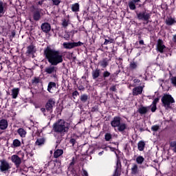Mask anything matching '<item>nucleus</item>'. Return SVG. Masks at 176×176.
Returning a JSON list of instances; mask_svg holds the SVG:
<instances>
[{
	"label": "nucleus",
	"instance_id": "nucleus-1",
	"mask_svg": "<svg viewBox=\"0 0 176 176\" xmlns=\"http://www.w3.org/2000/svg\"><path fill=\"white\" fill-rule=\"evenodd\" d=\"M44 54L51 65H58L63 61V54L50 47H47L44 50Z\"/></svg>",
	"mask_w": 176,
	"mask_h": 176
},
{
	"label": "nucleus",
	"instance_id": "nucleus-2",
	"mask_svg": "<svg viewBox=\"0 0 176 176\" xmlns=\"http://www.w3.org/2000/svg\"><path fill=\"white\" fill-rule=\"evenodd\" d=\"M53 131L57 134H65L69 130V124L64 120H58L53 124Z\"/></svg>",
	"mask_w": 176,
	"mask_h": 176
},
{
	"label": "nucleus",
	"instance_id": "nucleus-3",
	"mask_svg": "<svg viewBox=\"0 0 176 176\" xmlns=\"http://www.w3.org/2000/svg\"><path fill=\"white\" fill-rule=\"evenodd\" d=\"M161 101L162 102L163 107H164L165 109H173L172 104H174L175 102V100H174V98L171 96L170 94H164Z\"/></svg>",
	"mask_w": 176,
	"mask_h": 176
},
{
	"label": "nucleus",
	"instance_id": "nucleus-4",
	"mask_svg": "<svg viewBox=\"0 0 176 176\" xmlns=\"http://www.w3.org/2000/svg\"><path fill=\"white\" fill-rule=\"evenodd\" d=\"M120 117H114L113 120L111 122L112 127H118V131H124L127 129V124L125 123L120 122Z\"/></svg>",
	"mask_w": 176,
	"mask_h": 176
},
{
	"label": "nucleus",
	"instance_id": "nucleus-5",
	"mask_svg": "<svg viewBox=\"0 0 176 176\" xmlns=\"http://www.w3.org/2000/svg\"><path fill=\"white\" fill-rule=\"evenodd\" d=\"M10 168H12V166L6 160H0V171L1 173H8Z\"/></svg>",
	"mask_w": 176,
	"mask_h": 176
},
{
	"label": "nucleus",
	"instance_id": "nucleus-6",
	"mask_svg": "<svg viewBox=\"0 0 176 176\" xmlns=\"http://www.w3.org/2000/svg\"><path fill=\"white\" fill-rule=\"evenodd\" d=\"M54 107H56V100H54V98L48 99L45 104L46 111L49 113H52L53 112V109L54 108Z\"/></svg>",
	"mask_w": 176,
	"mask_h": 176
},
{
	"label": "nucleus",
	"instance_id": "nucleus-7",
	"mask_svg": "<svg viewBox=\"0 0 176 176\" xmlns=\"http://www.w3.org/2000/svg\"><path fill=\"white\" fill-rule=\"evenodd\" d=\"M45 72L48 75H51L52 78H56L57 68L54 66H49L45 69Z\"/></svg>",
	"mask_w": 176,
	"mask_h": 176
},
{
	"label": "nucleus",
	"instance_id": "nucleus-8",
	"mask_svg": "<svg viewBox=\"0 0 176 176\" xmlns=\"http://www.w3.org/2000/svg\"><path fill=\"white\" fill-rule=\"evenodd\" d=\"M83 43L80 41H78L77 43L73 42V43H63V46L64 49H74V47H78V46H82Z\"/></svg>",
	"mask_w": 176,
	"mask_h": 176
},
{
	"label": "nucleus",
	"instance_id": "nucleus-9",
	"mask_svg": "<svg viewBox=\"0 0 176 176\" xmlns=\"http://www.w3.org/2000/svg\"><path fill=\"white\" fill-rule=\"evenodd\" d=\"M156 49L157 52H160V53H164L166 50V45H164L163 40L159 38L157 41Z\"/></svg>",
	"mask_w": 176,
	"mask_h": 176
},
{
	"label": "nucleus",
	"instance_id": "nucleus-10",
	"mask_svg": "<svg viewBox=\"0 0 176 176\" xmlns=\"http://www.w3.org/2000/svg\"><path fill=\"white\" fill-rule=\"evenodd\" d=\"M138 20H143L144 21H148L151 19V13L146 12H142L137 13Z\"/></svg>",
	"mask_w": 176,
	"mask_h": 176
},
{
	"label": "nucleus",
	"instance_id": "nucleus-11",
	"mask_svg": "<svg viewBox=\"0 0 176 176\" xmlns=\"http://www.w3.org/2000/svg\"><path fill=\"white\" fill-rule=\"evenodd\" d=\"M31 12H33L34 20H35L36 21H38L41 19V13L39 12V9L32 6L31 7Z\"/></svg>",
	"mask_w": 176,
	"mask_h": 176
},
{
	"label": "nucleus",
	"instance_id": "nucleus-12",
	"mask_svg": "<svg viewBox=\"0 0 176 176\" xmlns=\"http://www.w3.org/2000/svg\"><path fill=\"white\" fill-rule=\"evenodd\" d=\"M11 162L14 163L16 168H19L21 164V158L17 155H13L11 156Z\"/></svg>",
	"mask_w": 176,
	"mask_h": 176
},
{
	"label": "nucleus",
	"instance_id": "nucleus-13",
	"mask_svg": "<svg viewBox=\"0 0 176 176\" xmlns=\"http://www.w3.org/2000/svg\"><path fill=\"white\" fill-rule=\"evenodd\" d=\"M56 89H57V85H56V82H50L48 83L47 91H49V93H51V94L54 93V90H56Z\"/></svg>",
	"mask_w": 176,
	"mask_h": 176
},
{
	"label": "nucleus",
	"instance_id": "nucleus-14",
	"mask_svg": "<svg viewBox=\"0 0 176 176\" xmlns=\"http://www.w3.org/2000/svg\"><path fill=\"white\" fill-rule=\"evenodd\" d=\"M121 168H122V164L120 162V160H118L117 164H116V170H115V172H114L113 176H120Z\"/></svg>",
	"mask_w": 176,
	"mask_h": 176
},
{
	"label": "nucleus",
	"instance_id": "nucleus-15",
	"mask_svg": "<svg viewBox=\"0 0 176 176\" xmlns=\"http://www.w3.org/2000/svg\"><path fill=\"white\" fill-rule=\"evenodd\" d=\"M51 26L50 24H49L48 23H44L41 25V30L43 32H45L47 34V32H49L51 30Z\"/></svg>",
	"mask_w": 176,
	"mask_h": 176
},
{
	"label": "nucleus",
	"instance_id": "nucleus-16",
	"mask_svg": "<svg viewBox=\"0 0 176 176\" xmlns=\"http://www.w3.org/2000/svg\"><path fill=\"white\" fill-rule=\"evenodd\" d=\"M5 12H6V3H3L2 1H0V17L3 16Z\"/></svg>",
	"mask_w": 176,
	"mask_h": 176
},
{
	"label": "nucleus",
	"instance_id": "nucleus-17",
	"mask_svg": "<svg viewBox=\"0 0 176 176\" xmlns=\"http://www.w3.org/2000/svg\"><path fill=\"white\" fill-rule=\"evenodd\" d=\"M131 173L133 175H137V174L140 173V170H138V165L137 164H132Z\"/></svg>",
	"mask_w": 176,
	"mask_h": 176
},
{
	"label": "nucleus",
	"instance_id": "nucleus-18",
	"mask_svg": "<svg viewBox=\"0 0 176 176\" xmlns=\"http://www.w3.org/2000/svg\"><path fill=\"white\" fill-rule=\"evenodd\" d=\"M8 120L2 119L0 120V130H6L8 129Z\"/></svg>",
	"mask_w": 176,
	"mask_h": 176
},
{
	"label": "nucleus",
	"instance_id": "nucleus-19",
	"mask_svg": "<svg viewBox=\"0 0 176 176\" xmlns=\"http://www.w3.org/2000/svg\"><path fill=\"white\" fill-rule=\"evenodd\" d=\"M165 23L166 25H174L176 23L175 18H173L171 16L168 17L166 18Z\"/></svg>",
	"mask_w": 176,
	"mask_h": 176
},
{
	"label": "nucleus",
	"instance_id": "nucleus-20",
	"mask_svg": "<svg viewBox=\"0 0 176 176\" xmlns=\"http://www.w3.org/2000/svg\"><path fill=\"white\" fill-rule=\"evenodd\" d=\"M142 94V87L139 86L133 89V96H138Z\"/></svg>",
	"mask_w": 176,
	"mask_h": 176
},
{
	"label": "nucleus",
	"instance_id": "nucleus-21",
	"mask_svg": "<svg viewBox=\"0 0 176 176\" xmlns=\"http://www.w3.org/2000/svg\"><path fill=\"white\" fill-rule=\"evenodd\" d=\"M148 111H149V107L142 106L138 109V112H139L140 115H145V113H148Z\"/></svg>",
	"mask_w": 176,
	"mask_h": 176
},
{
	"label": "nucleus",
	"instance_id": "nucleus-22",
	"mask_svg": "<svg viewBox=\"0 0 176 176\" xmlns=\"http://www.w3.org/2000/svg\"><path fill=\"white\" fill-rule=\"evenodd\" d=\"M19 93H20V89L19 88L12 89L11 96L14 100H16V98H17V96H19Z\"/></svg>",
	"mask_w": 176,
	"mask_h": 176
},
{
	"label": "nucleus",
	"instance_id": "nucleus-23",
	"mask_svg": "<svg viewBox=\"0 0 176 176\" xmlns=\"http://www.w3.org/2000/svg\"><path fill=\"white\" fill-rule=\"evenodd\" d=\"M17 133L21 138H25V135H27V131L23 128H19L17 130Z\"/></svg>",
	"mask_w": 176,
	"mask_h": 176
},
{
	"label": "nucleus",
	"instance_id": "nucleus-24",
	"mask_svg": "<svg viewBox=\"0 0 176 176\" xmlns=\"http://www.w3.org/2000/svg\"><path fill=\"white\" fill-rule=\"evenodd\" d=\"M98 64L102 67V68H107V67H108V59L104 58L100 60Z\"/></svg>",
	"mask_w": 176,
	"mask_h": 176
},
{
	"label": "nucleus",
	"instance_id": "nucleus-25",
	"mask_svg": "<svg viewBox=\"0 0 176 176\" xmlns=\"http://www.w3.org/2000/svg\"><path fill=\"white\" fill-rule=\"evenodd\" d=\"M63 153H64V151H63V149H57L54 153V157H55V159H57V157H60V156H61Z\"/></svg>",
	"mask_w": 176,
	"mask_h": 176
},
{
	"label": "nucleus",
	"instance_id": "nucleus-26",
	"mask_svg": "<svg viewBox=\"0 0 176 176\" xmlns=\"http://www.w3.org/2000/svg\"><path fill=\"white\" fill-rule=\"evenodd\" d=\"M36 52V50L35 49V47L34 45H30L28 47L27 53L28 54H34Z\"/></svg>",
	"mask_w": 176,
	"mask_h": 176
},
{
	"label": "nucleus",
	"instance_id": "nucleus-27",
	"mask_svg": "<svg viewBox=\"0 0 176 176\" xmlns=\"http://www.w3.org/2000/svg\"><path fill=\"white\" fill-rule=\"evenodd\" d=\"M19 146H21V142L19 140V139H15L12 142V148H19Z\"/></svg>",
	"mask_w": 176,
	"mask_h": 176
},
{
	"label": "nucleus",
	"instance_id": "nucleus-28",
	"mask_svg": "<svg viewBox=\"0 0 176 176\" xmlns=\"http://www.w3.org/2000/svg\"><path fill=\"white\" fill-rule=\"evenodd\" d=\"M130 69L134 70L138 68V63L132 61L129 64Z\"/></svg>",
	"mask_w": 176,
	"mask_h": 176
},
{
	"label": "nucleus",
	"instance_id": "nucleus-29",
	"mask_svg": "<svg viewBox=\"0 0 176 176\" xmlns=\"http://www.w3.org/2000/svg\"><path fill=\"white\" fill-rule=\"evenodd\" d=\"M100 76V69H96L92 72V78L93 79H97Z\"/></svg>",
	"mask_w": 176,
	"mask_h": 176
},
{
	"label": "nucleus",
	"instance_id": "nucleus-30",
	"mask_svg": "<svg viewBox=\"0 0 176 176\" xmlns=\"http://www.w3.org/2000/svg\"><path fill=\"white\" fill-rule=\"evenodd\" d=\"M36 145L41 146L45 144V138H41L36 140L35 142Z\"/></svg>",
	"mask_w": 176,
	"mask_h": 176
},
{
	"label": "nucleus",
	"instance_id": "nucleus-31",
	"mask_svg": "<svg viewBox=\"0 0 176 176\" xmlns=\"http://www.w3.org/2000/svg\"><path fill=\"white\" fill-rule=\"evenodd\" d=\"M138 150L140 151H144V148H145V142L140 141L138 144Z\"/></svg>",
	"mask_w": 176,
	"mask_h": 176
},
{
	"label": "nucleus",
	"instance_id": "nucleus-32",
	"mask_svg": "<svg viewBox=\"0 0 176 176\" xmlns=\"http://www.w3.org/2000/svg\"><path fill=\"white\" fill-rule=\"evenodd\" d=\"M72 12H79V3H76L72 5Z\"/></svg>",
	"mask_w": 176,
	"mask_h": 176
},
{
	"label": "nucleus",
	"instance_id": "nucleus-33",
	"mask_svg": "<svg viewBox=\"0 0 176 176\" xmlns=\"http://www.w3.org/2000/svg\"><path fill=\"white\" fill-rule=\"evenodd\" d=\"M145 161V158L144 157L140 155L136 158V163L138 164H142Z\"/></svg>",
	"mask_w": 176,
	"mask_h": 176
},
{
	"label": "nucleus",
	"instance_id": "nucleus-34",
	"mask_svg": "<svg viewBox=\"0 0 176 176\" xmlns=\"http://www.w3.org/2000/svg\"><path fill=\"white\" fill-rule=\"evenodd\" d=\"M135 3H134V1H129V9L131 10H135L136 7H135Z\"/></svg>",
	"mask_w": 176,
	"mask_h": 176
},
{
	"label": "nucleus",
	"instance_id": "nucleus-35",
	"mask_svg": "<svg viewBox=\"0 0 176 176\" xmlns=\"http://www.w3.org/2000/svg\"><path fill=\"white\" fill-rule=\"evenodd\" d=\"M87 100H89V96H87V94L81 95L80 101H82V102H86V101H87Z\"/></svg>",
	"mask_w": 176,
	"mask_h": 176
},
{
	"label": "nucleus",
	"instance_id": "nucleus-36",
	"mask_svg": "<svg viewBox=\"0 0 176 176\" xmlns=\"http://www.w3.org/2000/svg\"><path fill=\"white\" fill-rule=\"evenodd\" d=\"M170 147L171 148L172 151L176 153V142H171L170 143Z\"/></svg>",
	"mask_w": 176,
	"mask_h": 176
},
{
	"label": "nucleus",
	"instance_id": "nucleus-37",
	"mask_svg": "<svg viewBox=\"0 0 176 176\" xmlns=\"http://www.w3.org/2000/svg\"><path fill=\"white\" fill-rule=\"evenodd\" d=\"M69 24V21L67 19H63L62 21V25L63 27H64L65 28L68 27V25Z\"/></svg>",
	"mask_w": 176,
	"mask_h": 176
},
{
	"label": "nucleus",
	"instance_id": "nucleus-38",
	"mask_svg": "<svg viewBox=\"0 0 176 176\" xmlns=\"http://www.w3.org/2000/svg\"><path fill=\"white\" fill-rule=\"evenodd\" d=\"M109 43H113V38H109V39L105 38L104 45H109Z\"/></svg>",
	"mask_w": 176,
	"mask_h": 176
},
{
	"label": "nucleus",
	"instance_id": "nucleus-39",
	"mask_svg": "<svg viewBox=\"0 0 176 176\" xmlns=\"http://www.w3.org/2000/svg\"><path fill=\"white\" fill-rule=\"evenodd\" d=\"M104 138L107 141H110L111 138H112V135H111V133H106L104 135Z\"/></svg>",
	"mask_w": 176,
	"mask_h": 176
},
{
	"label": "nucleus",
	"instance_id": "nucleus-40",
	"mask_svg": "<svg viewBox=\"0 0 176 176\" xmlns=\"http://www.w3.org/2000/svg\"><path fill=\"white\" fill-rule=\"evenodd\" d=\"M53 5H55L56 6H58L60 3H61V0H52Z\"/></svg>",
	"mask_w": 176,
	"mask_h": 176
},
{
	"label": "nucleus",
	"instance_id": "nucleus-41",
	"mask_svg": "<svg viewBox=\"0 0 176 176\" xmlns=\"http://www.w3.org/2000/svg\"><path fill=\"white\" fill-rule=\"evenodd\" d=\"M41 112H43L44 116H47V115H50V113H49V112L46 113V111H47V110H46V108L45 109L41 108Z\"/></svg>",
	"mask_w": 176,
	"mask_h": 176
},
{
	"label": "nucleus",
	"instance_id": "nucleus-42",
	"mask_svg": "<svg viewBox=\"0 0 176 176\" xmlns=\"http://www.w3.org/2000/svg\"><path fill=\"white\" fill-rule=\"evenodd\" d=\"M159 129H160V127L159 126V125H154L151 127V130L152 131H157V130H159Z\"/></svg>",
	"mask_w": 176,
	"mask_h": 176
},
{
	"label": "nucleus",
	"instance_id": "nucleus-43",
	"mask_svg": "<svg viewBox=\"0 0 176 176\" xmlns=\"http://www.w3.org/2000/svg\"><path fill=\"white\" fill-rule=\"evenodd\" d=\"M170 82L173 86H176V77L173 76L170 78Z\"/></svg>",
	"mask_w": 176,
	"mask_h": 176
},
{
	"label": "nucleus",
	"instance_id": "nucleus-44",
	"mask_svg": "<svg viewBox=\"0 0 176 176\" xmlns=\"http://www.w3.org/2000/svg\"><path fill=\"white\" fill-rule=\"evenodd\" d=\"M111 76V73H109V72L108 71H105L104 73H103V78H108Z\"/></svg>",
	"mask_w": 176,
	"mask_h": 176
},
{
	"label": "nucleus",
	"instance_id": "nucleus-45",
	"mask_svg": "<svg viewBox=\"0 0 176 176\" xmlns=\"http://www.w3.org/2000/svg\"><path fill=\"white\" fill-rule=\"evenodd\" d=\"M157 109L156 104H151V111L155 112Z\"/></svg>",
	"mask_w": 176,
	"mask_h": 176
},
{
	"label": "nucleus",
	"instance_id": "nucleus-46",
	"mask_svg": "<svg viewBox=\"0 0 176 176\" xmlns=\"http://www.w3.org/2000/svg\"><path fill=\"white\" fill-rule=\"evenodd\" d=\"M72 96H73V97H76V96H79V92H78V91H74L72 93Z\"/></svg>",
	"mask_w": 176,
	"mask_h": 176
},
{
	"label": "nucleus",
	"instance_id": "nucleus-47",
	"mask_svg": "<svg viewBox=\"0 0 176 176\" xmlns=\"http://www.w3.org/2000/svg\"><path fill=\"white\" fill-rule=\"evenodd\" d=\"M33 83H39V78H34V80H32Z\"/></svg>",
	"mask_w": 176,
	"mask_h": 176
},
{
	"label": "nucleus",
	"instance_id": "nucleus-48",
	"mask_svg": "<svg viewBox=\"0 0 176 176\" xmlns=\"http://www.w3.org/2000/svg\"><path fill=\"white\" fill-rule=\"evenodd\" d=\"M110 90L111 91H116V85H113V86L111 87Z\"/></svg>",
	"mask_w": 176,
	"mask_h": 176
},
{
	"label": "nucleus",
	"instance_id": "nucleus-49",
	"mask_svg": "<svg viewBox=\"0 0 176 176\" xmlns=\"http://www.w3.org/2000/svg\"><path fill=\"white\" fill-rule=\"evenodd\" d=\"M157 102H159V98H155L153 101V104L156 105V104H157Z\"/></svg>",
	"mask_w": 176,
	"mask_h": 176
},
{
	"label": "nucleus",
	"instance_id": "nucleus-50",
	"mask_svg": "<svg viewBox=\"0 0 176 176\" xmlns=\"http://www.w3.org/2000/svg\"><path fill=\"white\" fill-rule=\"evenodd\" d=\"M75 142H76V140L74 138L70 140V144H72V145H75Z\"/></svg>",
	"mask_w": 176,
	"mask_h": 176
},
{
	"label": "nucleus",
	"instance_id": "nucleus-51",
	"mask_svg": "<svg viewBox=\"0 0 176 176\" xmlns=\"http://www.w3.org/2000/svg\"><path fill=\"white\" fill-rule=\"evenodd\" d=\"M140 80L138 78H135L133 80V83H135V85H137V83H140Z\"/></svg>",
	"mask_w": 176,
	"mask_h": 176
},
{
	"label": "nucleus",
	"instance_id": "nucleus-52",
	"mask_svg": "<svg viewBox=\"0 0 176 176\" xmlns=\"http://www.w3.org/2000/svg\"><path fill=\"white\" fill-rule=\"evenodd\" d=\"M82 174H83V176H89V173L85 170H82Z\"/></svg>",
	"mask_w": 176,
	"mask_h": 176
},
{
	"label": "nucleus",
	"instance_id": "nucleus-53",
	"mask_svg": "<svg viewBox=\"0 0 176 176\" xmlns=\"http://www.w3.org/2000/svg\"><path fill=\"white\" fill-rule=\"evenodd\" d=\"M74 164H75V159L73 157L72 162H70V164H69L70 167L74 166Z\"/></svg>",
	"mask_w": 176,
	"mask_h": 176
},
{
	"label": "nucleus",
	"instance_id": "nucleus-54",
	"mask_svg": "<svg viewBox=\"0 0 176 176\" xmlns=\"http://www.w3.org/2000/svg\"><path fill=\"white\" fill-rule=\"evenodd\" d=\"M28 155H30V157H32V156H34V153H28Z\"/></svg>",
	"mask_w": 176,
	"mask_h": 176
},
{
	"label": "nucleus",
	"instance_id": "nucleus-55",
	"mask_svg": "<svg viewBox=\"0 0 176 176\" xmlns=\"http://www.w3.org/2000/svg\"><path fill=\"white\" fill-rule=\"evenodd\" d=\"M131 2H133L135 3H138V2H140V0H132V1H131Z\"/></svg>",
	"mask_w": 176,
	"mask_h": 176
},
{
	"label": "nucleus",
	"instance_id": "nucleus-56",
	"mask_svg": "<svg viewBox=\"0 0 176 176\" xmlns=\"http://www.w3.org/2000/svg\"><path fill=\"white\" fill-rule=\"evenodd\" d=\"M173 42H176V34H175V35L173 36Z\"/></svg>",
	"mask_w": 176,
	"mask_h": 176
},
{
	"label": "nucleus",
	"instance_id": "nucleus-57",
	"mask_svg": "<svg viewBox=\"0 0 176 176\" xmlns=\"http://www.w3.org/2000/svg\"><path fill=\"white\" fill-rule=\"evenodd\" d=\"M139 43H140V45H144V41L143 40H140L139 41Z\"/></svg>",
	"mask_w": 176,
	"mask_h": 176
},
{
	"label": "nucleus",
	"instance_id": "nucleus-58",
	"mask_svg": "<svg viewBox=\"0 0 176 176\" xmlns=\"http://www.w3.org/2000/svg\"><path fill=\"white\" fill-rule=\"evenodd\" d=\"M43 3V1H38V5H42Z\"/></svg>",
	"mask_w": 176,
	"mask_h": 176
},
{
	"label": "nucleus",
	"instance_id": "nucleus-59",
	"mask_svg": "<svg viewBox=\"0 0 176 176\" xmlns=\"http://www.w3.org/2000/svg\"><path fill=\"white\" fill-rule=\"evenodd\" d=\"M103 153H104V151L100 152V153H98L99 156H101V155H102Z\"/></svg>",
	"mask_w": 176,
	"mask_h": 176
},
{
	"label": "nucleus",
	"instance_id": "nucleus-60",
	"mask_svg": "<svg viewBox=\"0 0 176 176\" xmlns=\"http://www.w3.org/2000/svg\"><path fill=\"white\" fill-rule=\"evenodd\" d=\"M68 38H69V36H67V37L65 36V39H66V41H68Z\"/></svg>",
	"mask_w": 176,
	"mask_h": 176
},
{
	"label": "nucleus",
	"instance_id": "nucleus-61",
	"mask_svg": "<svg viewBox=\"0 0 176 176\" xmlns=\"http://www.w3.org/2000/svg\"><path fill=\"white\" fill-rule=\"evenodd\" d=\"M2 96V93H1V91H0V96Z\"/></svg>",
	"mask_w": 176,
	"mask_h": 176
},
{
	"label": "nucleus",
	"instance_id": "nucleus-62",
	"mask_svg": "<svg viewBox=\"0 0 176 176\" xmlns=\"http://www.w3.org/2000/svg\"><path fill=\"white\" fill-rule=\"evenodd\" d=\"M23 156H24V153H22Z\"/></svg>",
	"mask_w": 176,
	"mask_h": 176
},
{
	"label": "nucleus",
	"instance_id": "nucleus-63",
	"mask_svg": "<svg viewBox=\"0 0 176 176\" xmlns=\"http://www.w3.org/2000/svg\"><path fill=\"white\" fill-rule=\"evenodd\" d=\"M144 80H146V78H145Z\"/></svg>",
	"mask_w": 176,
	"mask_h": 176
}]
</instances>
